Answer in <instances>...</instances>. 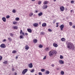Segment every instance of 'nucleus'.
<instances>
[{
    "label": "nucleus",
    "mask_w": 75,
    "mask_h": 75,
    "mask_svg": "<svg viewBox=\"0 0 75 75\" xmlns=\"http://www.w3.org/2000/svg\"><path fill=\"white\" fill-rule=\"evenodd\" d=\"M40 34H41V35H44L45 34V33L43 32H42Z\"/></svg>",
    "instance_id": "obj_32"
},
{
    "label": "nucleus",
    "mask_w": 75,
    "mask_h": 75,
    "mask_svg": "<svg viewBox=\"0 0 75 75\" xmlns=\"http://www.w3.org/2000/svg\"><path fill=\"white\" fill-rule=\"evenodd\" d=\"M3 42H5L6 41V39H4V40L3 41Z\"/></svg>",
    "instance_id": "obj_49"
},
{
    "label": "nucleus",
    "mask_w": 75,
    "mask_h": 75,
    "mask_svg": "<svg viewBox=\"0 0 75 75\" xmlns=\"http://www.w3.org/2000/svg\"><path fill=\"white\" fill-rule=\"evenodd\" d=\"M48 31H50V32H52V30H51V29H48Z\"/></svg>",
    "instance_id": "obj_36"
},
{
    "label": "nucleus",
    "mask_w": 75,
    "mask_h": 75,
    "mask_svg": "<svg viewBox=\"0 0 75 75\" xmlns=\"http://www.w3.org/2000/svg\"><path fill=\"white\" fill-rule=\"evenodd\" d=\"M71 3L72 4H74V1H71Z\"/></svg>",
    "instance_id": "obj_40"
},
{
    "label": "nucleus",
    "mask_w": 75,
    "mask_h": 75,
    "mask_svg": "<svg viewBox=\"0 0 75 75\" xmlns=\"http://www.w3.org/2000/svg\"><path fill=\"white\" fill-rule=\"evenodd\" d=\"M25 49L26 50H28L29 49V47L28 45H26L25 46Z\"/></svg>",
    "instance_id": "obj_12"
},
{
    "label": "nucleus",
    "mask_w": 75,
    "mask_h": 75,
    "mask_svg": "<svg viewBox=\"0 0 75 75\" xmlns=\"http://www.w3.org/2000/svg\"><path fill=\"white\" fill-rule=\"evenodd\" d=\"M18 56H16V59H18Z\"/></svg>",
    "instance_id": "obj_55"
},
{
    "label": "nucleus",
    "mask_w": 75,
    "mask_h": 75,
    "mask_svg": "<svg viewBox=\"0 0 75 75\" xmlns=\"http://www.w3.org/2000/svg\"><path fill=\"white\" fill-rule=\"evenodd\" d=\"M41 1H39L38 2V4H41Z\"/></svg>",
    "instance_id": "obj_38"
},
{
    "label": "nucleus",
    "mask_w": 75,
    "mask_h": 75,
    "mask_svg": "<svg viewBox=\"0 0 75 75\" xmlns=\"http://www.w3.org/2000/svg\"><path fill=\"white\" fill-rule=\"evenodd\" d=\"M58 23H56V25H58Z\"/></svg>",
    "instance_id": "obj_60"
},
{
    "label": "nucleus",
    "mask_w": 75,
    "mask_h": 75,
    "mask_svg": "<svg viewBox=\"0 0 75 75\" xmlns=\"http://www.w3.org/2000/svg\"><path fill=\"white\" fill-rule=\"evenodd\" d=\"M20 38L21 39L22 38H24V37L22 35H21L20 36Z\"/></svg>",
    "instance_id": "obj_27"
},
{
    "label": "nucleus",
    "mask_w": 75,
    "mask_h": 75,
    "mask_svg": "<svg viewBox=\"0 0 75 75\" xmlns=\"http://www.w3.org/2000/svg\"><path fill=\"white\" fill-rule=\"evenodd\" d=\"M67 48L69 50H73L75 49V46L72 44L71 42H68L67 44Z\"/></svg>",
    "instance_id": "obj_1"
},
{
    "label": "nucleus",
    "mask_w": 75,
    "mask_h": 75,
    "mask_svg": "<svg viewBox=\"0 0 75 75\" xmlns=\"http://www.w3.org/2000/svg\"><path fill=\"white\" fill-rule=\"evenodd\" d=\"M32 16H33V13H31L29 14V16L30 17H32Z\"/></svg>",
    "instance_id": "obj_22"
},
{
    "label": "nucleus",
    "mask_w": 75,
    "mask_h": 75,
    "mask_svg": "<svg viewBox=\"0 0 75 75\" xmlns=\"http://www.w3.org/2000/svg\"><path fill=\"white\" fill-rule=\"evenodd\" d=\"M39 48H42V47H43V46L42 45H40L39 46Z\"/></svg>",
    "instance_id": "obj_24"
},
{
    "label": "nucleus",
    "mask_w": 75,
    "mask_h": 75,
    "mask_svg": "<svg viewBox=\"0 0 75 75\" xmlns=\"http://www.w3.org/2000/svg\"><path fill=\"white\" fill-rule=\"evenodd\" d=\"M47 7H48L47 5H44L42 6V8H43V9H46Z\"/></svg>",
    "instance_id": "obj_9"
},
{
    "label": "nucleus",
    "mask_w": 75,
    "mask_h": 75,
    "mask_svg": "<svg viewBox=\"0 0 75 75\" xmlns=\"http://www.w3.org/2000/svg\"><path fill=\"white\" fill-rule=\"evenodd\" d=\"M28 71V69H25L23 70L22 72V74H23V75H24L26 72H27Z\"/></svg>",
    "instance_id": "obj_2"
},
{
    "label": "nucleus",
    "mask_w": 75,
    "mask_h": 75,
    "mask_svg": "<svg viewBox=\"0 0 75 75\" xmlns=\"http://www.w3.org/2000/svg\"><path fill=\"white\" fill-rule=\"evenodd\" d=\"M22 33H23V31H22V30H21V31L20 32V34H21Z\"/></svg>",
    "instance_id": "obj_44"
},
{
    "label": "nucleus",
    "mask_w": 75,
    "mask_h": 75,
    "mask_svg": "<svg viewBox=\"0 0 75 75\" xmlns=\"http://www.w3.org/2000/svg\"><path fill=\"white\" fill-rule=\"evenodd\" d=\"M27 31H28V32H29V33H31V31H32L30 29H27Z\"/></svg>",
    "instance_id": "obj_17"
},
{
    "label": "nucleus",
    "mask_w": 75,
    "mask_h": 75,
    "mask_svg": "<svg viewBox=\"0 0 75 75\" xmlns=\"http://www.w3.org/2000/svg\"><path fill=\"white\" fill-rule=\"evenodd\" d=\"M12 71H14V68H12Z\"/></svg>",
    "instance_id": "obj_51"
},
{
    "label": "nucleus",
    "mask_w": 75,
    "mask_h": 75,
    "mask_svg": "<svg viewBox=\"0 0 75 75\" xmlns=\"http://www.w3.org/2000/svg\"><path fill=\"white\" fill-rule=\"evenodd\" d=\"M60 10L62 11H64V10H65V8L63 6H62L60 8Z\"/></svg>",
    "instance_id": "obj_5"
},
{
    "label": "nucleus",
    "mask_w": 75,
    "mask_h": 75,
    "mask_svg": "<svg viewBox=\"0 0 75 75\" xmlns=\"http://www.w3.org/2000/svg\"><path fill=\"white\" fill-rule=\"evenodd\" d=\"M48 4V1H45L43 2V4Z\"/></svg>",
    "instance_id": "obj_19"
},
{
    "label": "nucleus",
    "mask_w": 75,
    "mask_h": 75,
    "mask_svg": "<svg viewBox=\"0 0 75 75\" xmlns=\"http://www.w3.org/2000/svg\"><path fill=\"white\" fill-rule=\"evenodd\" d=\"M52 67H54V64H52L51 65Z\"/></svg>",
    "instance_id": "obj_50"
},
{
    "label": "nucleus",
    "mask_w": 75,
    "mask_h": 75,
    "mask_svg": "<svg viewBox=\"0 0 75 75\" xmlns=\"http://www.w3.org/2000/svg\"><path fill=\"white\" fill-rule=\"evenodd\" d=\"M61 40L62 41H65V39L64 38H62L61 39Z\"/></svg>",
    "instance_id": "obj_23"
},
{
    "label": "nucleus",
    "mask_w": 75,
    "mask_h": 75,
    "mask_svg": "<svg viewBox=\"0 0 75 75\" xmlns=\"http://www.w3.org/2000/svg\"><path fill=\"white\" fill-rule=\"evenodd\" d=\"M33 64L31 63H30L28 65V67L30 68H33Z\"/></svg>",
    "instance_id": "obj_8"
},
{
    "label": "nucleus",
    "mask_w": 75,
    "mask_h": 75,
    "mask_svg": "<svg viewBox=\"0 0 75 75\" xmlns=\"http://www.w3.org/2000/svg\"><path fill=\"white\" fill-rule=\"evenodd\" d=\"M17 52V51L16 50H13L12 52V53L13 54H16Z\"/></svg>",
    "instance_id": "obj_30"
},
{
    "label": "nucleus",
    "mask_w": 75,
    "mask_h": 75,
    "mask_svg": "<svg viewBox=\"0 0 75 75\" xmlns=\"http://www.w3.org/2000/svg\"><path fill=\"white\" fill-rule=\"evenodd\" d=\"M10 36H11V37H13V34H12V33H10Z\"/></svg>",
    "instance_id": "obj_41"
},
{
    "label": "nucleus",
    "mask_w": 75,
    "mask_h": 75,
    "mask_svg": "<svg viewBox=\"0 0 75 75\" xmlns=\"http://www.w3.org/2000/svg\"><path fill=\"white\" fill-rule=\"evenodd\" d=\"M41 71H42V72H44V71H45V69H41Z\"/></svg>",
    "instance_id": "obj_37"
},
{
    "label": "nucleus",
    "mask_w": 75,
    "mask_h": 75,
    "mask_svg": "<svg viewBox=\"0 0 75 75\" xmlns=\"http://www.w3.org/2000/svg\"><path fill=\"white\" fill-rule=\"evenodd\" d=\"M57 70H59V68H57Z\"/></svg>",
    "instance_id": "obj_59"
},
{
    "label": "nucleus",
    "mask_w": 75,
    "mask_h": 75,
    "mask_svg": "<svg viewBox=\"0 0 75 75\" xmlns=\"http://www.w3.org/2000/svg\"><path fill=\"white\" fill-rule=\"evenodd\" d=\"M55 23V21H53V23L54 24V23Z\"/></svg>",
    "instance_id": "obj_54"
},
{
    "label": "nucleus",
    "mask_w": 75,
    "mask_h": 75,
    "mask_svg": "<svg viewBox=\"0 0 75 75\" xmlns=\"http://www.w3.org/2000/svg\"><path fill=\"white\" fill-rule=\"evenodd\" d=\"M60 73L62 75H64V72L63 71H61Z\"/></svg>",
    "instance_id": "obj_25"
},
{
    "label": "nucleus",
    "mask_w": 75,
    "mask_h": 75,
    "mask_svg": "<svg viewBox=\"0 0 75 75\" xmlns=\"http://www.w3.org/2000/svg\"><path fill=\"white\" fill-rule=\"evenodd\" d=\"M2 59V57L0 56V61H1Z\"/></svg>",
    "instance_id": "obj_46"
},
{
    "label": "nucleus",
    "mask_w": 75,
    "mask_h": 75,
    "mask_svg": "<svg viewBox=\"0 0 75 75\" xmlns=\"http://www.w3.org/2000/svg\"><path fill=\"white\" fill-rule=\"evenodd\" d=\"M19 18H16L15 20L16 21H18L19 20Z\"/></svg>",
    "instance_id": "obj_34"
},
{
    "label": "nucleus",
    "mask_w": 75,
    "mask_h": 75,
    "mask_svg": "<svg viewBox=\"0 0 75 75\" xmlns=\"http://www.w3.org/2000/svg\"><path fill=\"white\" fill-rule=\"evenodd\" d=\"M52 51L53 54H57V51L56 50H52Z\"/></svg>",
    "instance_id": "obj_11"
},
{
    "label": "nucleus",
    "mask_w": 75,
    "mask_h": 75,
    "mask_svg": "<svg viewBox=\"0 0 75 75\" xmlns=\"http://www.w3.org/2000/svg\"><path fill=\"white\" fill-rule=\"evenodd\" d=\"M53 45L54 47H58V45L56 43H53Z\"/></svg>",
    "instance_id": "obj_14"
},
{
    "label": "nucleus",
    "mask_w": 75,
    "mask_h": 75,
    "mask_svg": "<svg viewBox=\"0 0 75 75\" xmlns=\"http://www.w3.org/2000/svg\"><path fill=\"white\" fill-rule=\"evenodd\" d=\"M39 75H42V73H41V72H39Z\"/></svg>",
    "instance_id": "obj_45"
},
{
    "label": "nucleus",
    "mask_w": 75,
    "mask_h": 75,
    "mask_svg": "<svg viewBox=\"0 0 75 75\" xmlns=\"http://www.w3.org/2000/svg\"><path fill=\"white\" fill-rule=\"evenodd\" d=\"M6 18L7 19L9 18H10V16L9 15H7L6 16Z\"/></svg>",
    "instance_id": "obj_35"
},
{
    "label": "nucleus",
    "mask_w": 75,
    "mask_h": 75,
    "mask_svg": "<svg viewBox=\"0 0 75 75\" xmlns=\"http://www.w3.org/2000/svg\"><path fill=\"white\" fill-rule=\"evenodd\" d=\"M8 40H9V41H12V39H11V38H9L8 39Z\"/></svg>",
    "instance_id": "obj_31"
},
{
    "label": "nucleus",
    "mask_w": 75,
    "mask_h": 75,
    "mask_svg": "<svg viewBox=\"0 0 75 75\" xmlns=\"http://www.w3.org/2000/svg\"><path fill=\"white\" fill-rule=\"evenodd\" d=\"M8 62L7 61H4V62H3V63L4 64H5V65H6V64H7Z\"/></svg>",
    "instance_id": "obj_21"
},
{
    "label": "nucleus",
    "mask_w": 75,
    "mask_h": 75,
    "mask_svg": "<svg viewBox=\"0 0 75 75\" xmlns=\"http://www.w3.org/2000/svg\"><path fill=\"white\" fill-rule=\"evenodd\" d=\"M58 27V25H57L56 26V27Z\"/></svg>",
    "instance_id": "obj_63"
},
{
    "label": "nucleus",
    "mask_w": 75,
    "mask_h": 75,
    "mask_svg": "<svg viewBox=\"0 0 75 75\" xmlns=\"http://www.w3.org/2000/svg\"><path fill=\"white\" fill-rule=\"evenodd\" d=\"M2 20H3L4 22H6V18L5 17H3L2 18Z\"/></svg>",
    "instance_id": "obj_10"
},
{
    "label": "nucleus",
    "mask_w": 75,
    "mask_h": 75,
    "mask_svg": "<svg viewBox=\"0 0 75 75\" xmlns=\"http://www.w3.org/2000/svg\"><path fill=\"white\" fill-rule=\"evenodd\" d=\"M49 50L50 49H49V48L48 47H47L45 49V51H49Z\"/></svg>",
    "instance_id": "obj_28"
},
{
    "label": "nucleus",
    "mask_w": 75,
    "mask_h": 75,
    "mask_svg": "<svg viewBox=\"0 0 75 75\" xmlns=\"http://www.w3.org/2000/svg\"><path fill=\"white\" fill-rule=\"evenodd\" d=\"M72 27L74 28H75V26H73Z\"/></svg>",
    "instance_id": "obj_56"
},
{
    "label": "nucleus",
    "mask_w": 75,
    "mask_h": 75,
    "mask_svg": "<svg viewBox=\"0 0 75 75\" xmlns=\"http://www.w3.org/2000/svg\"><path fill=\"white\" fill-rule=\"evenodd\" d=\"M55 2V1H56V0H53Z\"/></svg>",
    "instance_id": "obj_64"
},
{
    "label": "nucleus",
    "mask_w": 75,
    "mask_h": 75,
    "mask_svg": "<svg viewBox=\"0 0 75 75\" xmlns=\"http://www.w3.org/2000/svg\"><path fill=\"white\" fill-rule=\"evenodd\" d=\"M34 69H32V70H31L30 71V72H31V73H33V72H34Z\"/></svg>",
    "instance_id": "obj_33"
},
{
    "label": "nucleus",
    "mask_w": 75,
    "mask_h": 75,
    "mask_svg": "<svg viewBox=\"0 0 75 75\" xmlns=\"http://www.w3.org/2000/svg\"><path fill=\"white\" fill-rule=\"evenodd\" d=\"M14 75H17V73L16 72H15L14 73Z\"/></svg>",
    "instance_id": "obj_48"
},
{
    "label": "nucleus",
    "mask_w": 75,
    "mask_h": 75,
    "mask_svg": "<svg viewBox=\"0 0 75 75\" xmlns=\"http://www.w3.org/2000/svg\"><path fill=\"white\" fill-rule=\"evenodd\" d=\"M53 53L52 52V50L50 51L49 52V55L50 57H52V56H53Z\"/></svg>",
    "instance_id": "obj_6"
},
{
    "label": "nucleus",
    "mask_w": 75,
    "mask_h": 75,
    "mask_svg": "<svg viewBox=\"0 0 75 75\" xmlns=\"http://www.w3.org/2000/svg\"><path fill=\"white\" fill-rule=\"evenodd\" d=\"M46 25H47V23H42V27H45Z\"/></svg>",
    "instance_id": "obj_15"
},
{
    "label": "nucleus",
    "mask_w": 75,
    "mask_h": 75,
    "mask_svg": "<svg viewBox=\"0 0 75 75\" xmlns=\"http://www.w3.org/2000/svg\"><path fill=\"white\" fill-rule=\"evenodd\" d=\"M60 59H63V56H62V55H60Z\"/></svg>",
    "instance_id": "obj_42"
},
{
    "label": "nucleus",
    "mask_w": 75,
    "mask_h": 75,
    "mask_svg": "<svg viewBox=\"0 0 75 75\" xmlns=\"http://www.w3.org/2000/svg\"><path fill=\"white\" fill-rule=\"evenodd\" d=\"M16 23H17V22H14L13 23V24H16Z\"/></svg>",
    "instance_id": "obj_47"
},
{
    "label": "nucleus",
    "mask_w": 75,
    "mask_h": 75,
    "mask_svg": "<svg viewBox=\"0 0 75 75\" xmlns=\"http://www.w3.org/2000/svg\"><path fill=\"white\" fill-rule=\"evenodd\" d=\"M35 0H31L32 1H35Z\"/></svg>",
    "instance_id": "obj_62"
},
{
    "label": "nucleus",
    "mask_w": 75,
    "mask_h": 75,
    "mask_svg": "<svg viewBox=\"0 0 75 75\" xmlns=\"http://www.w3.org/2000/svg\"><path fill=\"white\" fill-rule=\"evenodd\" d=\"M73 11V10H71V11H70L71 13H72V12Z\"/></svg>",
    "instance_id": "obj_58"
},
{
    "label": "nucleus",
    "mask_w": 75,
    "mask_h": 75,
    "mask_svg": "<svg viewBox=\"0 0 75 75\" xmlns=\"http://www.w3.org/2000/svg\"><path fill=\"white\" fill-rule=\"evenodd\" d=\"M38 23H35L33 24V25L34 27H38Z\"/></svg>",
    "instance_id": "obj_7"
},
{
    "label": "nucleus",
    "mask_w": 75,
    "mask_h": 75,
    "mask_svg": "<svg viewBox=\"0 0 75 75\" xmlns=\"http://www.w3.org/2000/svg\"><path fill=\"white\" fill-rule=\"evenodd\" d=\"M12 12L13 13H16V10L15 9H13L12 10Z\"/></svg>",
    "instance_id": "obj_29"
},
{
    "label": "nucleus",
    "mask_w": 75,
    "mask_h": 75,
    "mask_svg": "<svg viewBox=\"0 0 75 75\" xmlns=\"http://www.w3.org/2000/svg\"><path fill=\"white\" fill-rule=\"evenodd\" d=\"M13 28L14 29H16L18 28V27H17V26H13Z\"/></svg>",
    "instance_id": "obj_20"
},
{
    "label": "nucleus",
    "mask_w": 75,
    "mask_h": 75,
    "mask_svg": "<svg viewBox=\"0 0 75 75\" xmlns=\"http://www.w3.org/2000/svg\"><path fill=\"white\" fill-rule=\"evenodd\" d=\"M46 74H50V71L48 70L46 71Z\"/></svg>",
    "instance_id": "obj_26"
},
{
    "label": "nucleus",
    "mask_w": 75,
    "mask_h": 75,
    "mask_svg": "<svg viewBox=\"0 0 75 75\" xmlns=\"http://www.w3.org/2000/svg\"><path fill=\"white\" fill-rule=\"evenodd\" d=\"M47 58V56L46 55L45 56V57H44V58L43 59H46V58Z\"/></svg>",
    "instance_id": "obj_43"
},
{
    "label": "nucleus",
    "mask_w": 75,
    "mask_h": 75,
    "mask_svg": "<svg viewBox=\"0 0 75 75\" xmlns=\"http://www.w3.org/2000/svg\"><path fill=\"white\" fill-rule=\"evenodd\" d=\"M26 35H28V33H25Z\"/></svg>",
    "instance_id": "obj_53"
},
{
    "label": "nucleus",
    "mask_w": 75,
    "mask_h": 75,
    "mask_svg": "<svg viewBox=\"0 0 75 75\" xmlns=\"http://www.w3.org/2000/svg\"><path fill=\"white\" fill-rule=\"evenodd\" d=\"M22 34L23 35H24V33L22 32Z\"/></svg>",
    "instance_id": "obj_52"
},
{
    "label": "nucleus",
    "mask_w": 75,
    "mask_h": 75,
    "mask_svg": "<svg viewBox=\"0 0 75 75\" xmlns=\"http://www.w3.org/2000/svg\"><path fill=\"white\" fill-rule=\"evenodd\" d=\"M42 15V13L40 12L38 14V16H41Z\"/></svg>",
    "instance_id": "obj_18"
},
{
    "label": "nucleus",
    "mask_w": 75,
    "mask_h": 75,
    "mask_svg": "<svg viewBox=\"0 0 75 75\" xmlns=\"http://www.w3.org/2000/svg\"><path fill=\"white\" fill-rule=\"evenodd\" d=\"M69 24L70 25V26L72 25V23L71 22H70L69 23Z\"/></svg>",
    "instance_id": "obj_39"
},
{
    "label": "nucleus",
    "mask_w": 75,
    "mask_h": 75,
    "mask_svg": "<svg viewBox=\"0 0 75 75\" xmlns=\"http://www.w3.org/2000/svg\"><path fill=\"white\" fill-rule=\"evenodd\" d=\"M34 43H37V40L36 39H35L33 40Z\"/></svg>",
    "instance_id": "obj_16"
},
{
    "label": "nucleus",
    "mask_w": 75,
    "mask_h": 75,
    "mask_svg": "<svg viewBox=\"0 0 75 75\" xmlns=\"http://www.w3.org/2000/svg\"><path fill=\"white\" fill-rule=\"evenodd\" d=\"M59 64H63L64 63V61L62 60H59Z\"/></svg>",
    "instance_id": "obj_13"
},
{
    "label": "nucleus",
    "mask_w": 75,
    "mask_h": 75,
    "mask_svg": "<svg viewBox=\"0 0 75 75\" xmlns=\"http://www.w3.org/2000/svg\"><path fill=\"white\" fill-rule=\"evenodd\" d=\"M41 24V22H40L39 23V24Z\"/></svg>",
    "instance_id": "obj_61"
},
{
    "label": "nucleus",
    "mask_w": 75,
    "mask_h": 75,
    "mask_svg": "<svg viewBox=\"0 0 75 75\" xmlns=\"http://www.w3.org/2000/svg\"><path fill=\"white\" fill-rule=\"evenodd\" d=\"M59 27L60 28L61 30L62 31L63 30V29L64 28V25L62 24Z\"/></svg>",
    "instance_id": "obj_4"
},
{
    "label": "nucleus",
    "mask_w": 75,
    "mask_h": 75,
    "mask_svg": "<svg viewBox=\"0 0 75 75\" xmlns=\"http://www.w3.org/2000/svg\"><path fill=\"white\" fill-rule=\"evenodd\" d=\"M35 12H36V13H38V11L36 10V11H35Z\"/></svg>",
    "instance_id": "obj_57"
},
{
    "label": "nucleus",
    "mask_w": 75,
    "mask_h": 75,
    "mask_svg": "<svg viewBox=\"0 0 75 75\" xmlns=\"http://www.w3.org/2000/svg\"><path fill=\"white\" fill-rule=\"evenodd\" d=\"M0 47H1V48H6V45H5V44H2L0 45Z\"/></svg>",
    "instance_id": "obj_3"
}]
</instances>
